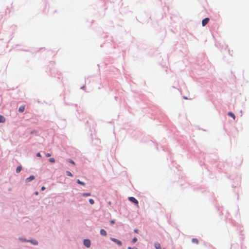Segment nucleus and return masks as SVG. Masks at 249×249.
I'll list each match as a JSON object with an SVG mask.
<instances>
[{"label":"nucleus","instance_id":"obj_4","mask_svg":"<svg viewBox=\"0 0 249 249\" xmlns=\"http://www.w3.org/2000/svg\"><path fill=\"white\" fill-rule=\"evenodd\" d=\"M209 20H210L209 18H205L204 19H203L202 21V25L203 26H205L208 23Z\"/></svg>","mask_w":249,"mask_h":249},{"label":"nucleus","instance_id":"obj_26","mask_svg":"<svg viewBox=\"0 0 249 249\" xmlns=\"http://www.w3.org/2000/svg\"><path fill=\"white\" fill-rule=\"evenodd\" d=\"M128 249H137V248H134V249H133V248H132L131 247H129L128 248Z\"/></svg>","mask_w":249,"mask_h":249},{"label":"nucleus","instance_id":"obj_1","mask_svg":"<svg viewBox=\"0 0 249 249\" xmlns=\"http://www.w3.org/2000/svg\"><path fill=\"white\" fill-rule=\"evenodd\" d=\"M128 200L136 204L137 207H139L138 201L134 197L130 196L128 197Z\"/></svg>","mask_w":249,"mask_h":249},{"label":"nucleus","instance_id":"obj_10","mask_svg":"<svg viewBox=\"0 0 249 249\" xmlns=\"http://www.w3.org/2000/svg\"><path fill=\"white\" fill-rule=\"evenodd\" d=\"M25 110V107L24 106H21L19 107L18 109V111L20 112H23Z\"/></svg>","mask_w":249,"mask_h":249},{"label":"nucleus","instance_id":"obj_8","mask_svg":"<svg viewBox=\"0 0 249 249\" xmlns=\"http://www.w3.org/2000/svg\"><path fill=\"white\" fill-rule=\"evenodd\" d=\"M155 247L156 249H161L160 245L157 242L155 243Z\"/></svg>","mask_w":249,"mask_h":249},{"label":"nucleus","instance_id":"obj_15","mask_svg":"<svg viewBox=\"0 0 249 249\" xmlns=\"http://www.w3.org/2000/svg\"><path fill=\"white\" fill-rule=\"evenodd\" d=\"M90 195H91L90 194L88 193H84L82 194L83 196H90Z\"/></svg>","mask_w":249,"mask_h":249},{"label":"nucleus","instance_id":"obj_19","mask_svg":"<svg viewBox=\"0 0 249 249\" xmlns=\"http://www.w3.org/2000/svg\"><path fill=\"white\" fill-rule=\"evenodd\" d=\"M137 238H136V237H134V238L132 239V243H135V242H137Z\"/></svg>","mask_w":249,"mask_h":249},{"label":"nucleus","instance_id":"obj_6","mask_svg":"<svg viewBox=\"0 0 249 249\" xmlns=\"http://www.w3.org/2000/svg\"><path fill=\"white\" fill-rule=\"evenodd\" d=\"M28 241L31 242L34 245H37L38 244V242L36 240H31Z\"/></svg>","mask_w":249,"mask_h":249},{"label":"nucleus","instance_id":"obj_21","mask_svg":"<svg viewBox=\"0 0 249 249\" xmlns=\"http://www.w3.org/2000/svg\"><path fill=\"white\" fill-rule=\"evenodd\" d=\"M46 156L47 157H51V154L50 153H47L46 155Z\"/></svg>","mask_w":249,"mask_h":249},{"label":"nucleus","instance_id":"obj_24","mask_svg":"<svg viewBox=\"0 0 249 249\" xmlns=\"http://www.w3.org/2000/svg\"><path fill=\"white\" fill-rule=\"evenodd\" d=\"M45 189V187L44 186H42V187H41V190L42 191H43V190H44Z\"/></svg>","mask_w":249,"mask_h":249},{"label":"nucleus","instance_id":"obj_5","mask_svg":"<svg viewBox=\"0 0 249 249\" xmlns=\"http://www.w3.org/2000/svg\"><path fill=\"white\" fill-rule=\"evenodd\" d=\"M35 179V177L34 176H31L30 177L27 178L26 179V181L27 182H30Z\"/></svg>","mask_w":249,"mask_h":249},{"label":"nucleus","instance_id":"obj_12","mask_svg":"<svg viewBox=\"0 0 249 249\" xmlns=\"http://www.w3.org/2000/svg\"><path fill=\"white\" fill-rule=\"evenodd\" d=\"M22 170V166L21 165L18 166L16 169V172L19 173Z\"/></svg>","mask_w":249,"mask_h":249},{"label":"nucleus","instance_id":"obj_20","mask_svg":"<svg viewBox=\"0 0 249 249\" xmlns=\"http://www.w3.org/2000/svg\"><path fill=\"white\" fill-rule=\"evenodd\" d=\"M69 162L71 163H72V164H74V165L75 164L74 162L72 160H69Z\"/></svg>","mask_w":249,"mask_h":249},{"label":"nucleus","instance_id":"obj_18","mask_svg":"<svg viewBox=\"0 0 249 249\" xmlns=\"http://www.w3.org/2000/svg\"><path fill=\"white\" fill-rule=\"evenodd\" d=\"M49 160L52 163H54L55 162V160L54 158H51L49 159Z\"/></svg>","mask_w":249,"mask_h":249},{"label":"nucleus","instance_id":"obj_28","mask_svg":"<svg viewBox=\"0 0 249 249\" xmlns=\"http://www.w3.org/2000/svg\"><path fill=\"white\" fill-rule=\"evenodd\" d=\"M38 192H36L35 193L36 195H38Z\"/></svg>","mask_w":249,"mask_h":249},{"label":"nucleus","instance_id":"obj_22","mask_svg":"<svg viewBox=\"0 0 249 249\" xmlns=\"http://www.w3.org/2000/svg\"><path fill=\"white\" fill-rule=\"evenodd\" d=\"M36 156H37V157H41V154H40V153H37Z\"/></svg>","mask_w":249,"mask_h":249},{"label":"nucleus","instance_id":"obj_11","mask_svg":"<svg viewBox=\"0 0 249 249\" xmlns=\"http://www.w3.org/2000/svg\"><path fill=\"white\" fill-rule=\"evenodd\" d=\"M228 115L232 117L233 119V120H235V116L233 113H232L231 112H228Z\"/></svg>","mask_w":249,"mask_h":249},{"label":"nucleus","instance_id":"obj_25","mask_svg":"<svg viewBox=\"0 0 249 249\" xmlns=\"http://www.w3.org/2000/svg\"><path fill=\"white\" fill-rule=\"evenodd\" d=\"M134 231L135 232H136V233H137V232H138V230L137 229H135V230H134Z\"/></svg>","mask_w":249,"mask_h":249},{"label":"nucleus","instance_id":"obj_3","mask_svg":"<svg viewBox=\"0 0 249 249\" xmlns=\"http://www.w3.org/2000/svg\"><path fill=\"white\" fill-rule=\"evenodd\" d=\"M84 245L87 247L89 248L90 246V241L89 239H85L84 241Z\"/></svg>","mask_w":249,"mask_h":249},{"label":"nucleus","instance_id":"obj_9","mask_svg":"<svg viewBox=\"0 0 249 249\" xmlns=\"http://www.w3.org/2000/svg\"><path fill=\"white\" fill-rule=\"evenodd\" d=\"M5 122V118L4 116L0 115V123H4Z\"/></svg>","mask_w":249,"mask_h":249},{"label":"nucleus","instance_id":"obj_7","mask_svg":"<svg viewBox=\"0 0 249 249\" xmlns=\"http://www.w3.org/2000/svg\"><path fill=\"white\" fill-rule=\"evenodd\" d=\"M100 234L103 236H106L107 235V232L104 229H101L100 230Z\"/></svg>","mask_w":249,"mask_h":249},{"label":"nucleus","instance_id":"obj_16","mask_svg":"<svg viewBox=\"0 0 249 249\" xmlns=\"http://www.w3.org/2000/svg\"><path fill=\"white\" fill-rule=\"evenodd\" d=\"M66 174L68 176H70L71 177H72L73 176L72 174L70 171H67Z\"/></svg>","mask_w":249,"mask_h":249},{"label":"nucleus","instance_id":"obj_17","mask_svg":"<svg viewBox=\"0 0 249 249\" xmlns=\"http://www.w3.org/2000/svg\"><path fill=\"white\" fill-rule=\"evenodd\" d=\"M89 202L90 203V204H93L94 203V201L93 199H89Z\"/></svg>","mask_w":249,"mask_h":249},{"label":"nucleus","instance_id":"obj_13","mask_svg":"<svg viewBox=\"0 0 249 249\" xmlns=\"http://www.w3.org/2000/svg\"><path fill=\"white\" fill-rule=\"evenodd\" d=\"M192 242L193 243H194L196 244H198V242H198V240L197 239H196V238H193V239H192Z\"/></svg>","mask_w":249,"mask_h":249},{"label":"nucleus","instance_id":"obj_14","mask_svg":"<svg viewBox=\"0 0 249 249\" xmlns=\"http://www.w3.org/2000/svg\"><path fill=\"white\" fill-rule=\"evenodd\" d=\"M76 182L78 184H79L80 185H82L83 186H84L85 185V183L81 181L79 179H77L76 180Z\"/></svg>","mask_w":249,"mask_h":249},{"label":"nucleus","instance_id":"obj_23","mask_svg":"<svg viewBox=\"0 0 249 249\" xmlns=\"http://www.w3.org/2000/svg\"><path fill=\"white\" fill-rule=\"evenodd\" d=\"M110 223L111 224H114L115 223V221L114 220H111L110 221Z\"/></svg>","mask_w":249,"mask_h":249},{"label":"nucleus","instance_id":"obj_2","mask_svg":"<svg viewBox=\"0 0 249 249\" xmlns=\"http://www.w3.org/2000/svg\"><path fill=\"white\" fill-rule=\"evenodd\" d=\"M110 240L114 242V243H116L119 246H121L122 245V242L117 239L114 238H110Z\"/></svg>","mask_w":249,"mask_h":249},{"label":"nucleus","instance_id":"obj_27","mask_svg":"<svg viewBox=\"0 0 249 249\" xmlns=\"http://www.w3.org/2000/svg\"><path fill=\"white\" fill-rule=\"evenodd\" d=\"M20 240L22 241V242H25L26 240H24V239H20Z\"/></svg>","mask_w":249,"mask_h":249}]
</instances>
